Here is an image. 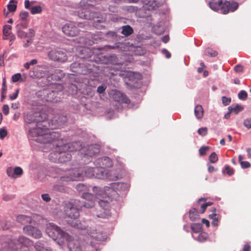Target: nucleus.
Listing matches in <instances>:
<instances>
[{"label":"nucleus","mask_w":251,"mask_h":251,"mask_svg":"<svg viewBox=\"0 0 251 251\" xmlns=\"http://www.w3.org/2000/svg\"><path fill=\"white\" fill-rule=\"evenodd\" d=\"M48 117V115L43 110L33 113H27L25 116V121L26 123L37 124L36 127L30 129L29 132L32 136L37 137V142L44 144L52 141L59 137L58 132H46L47 122L46 120Z\"/></svg>","instance_id":"nucleus-1"},{"label":"nucleus","mask_w":251,"mask_h":251,"mask_svg":"<svg viewBox=\"0 0 251 251\" xmlns=\"http://www.w3.org/2000/svg\"><path fill=\"white\" fill-rule=\"evenodd\" d=\"M105 191L106 193L104 194V196H107V197L102 198L103 199H101L99 198L100 195L97 194V196L88 193H83L82 195V198L84 201H82L83 205L86 208H92L95 205V203L97 200H99V204L100 209L97 213L96 216L99 218H106L111 215L110 212V202L112 201L113 197L116 195V192L112 188L109 187L105 188Z\"/></svg>","instance_id":"nucleus-2"},{"label":"nucleus","mask_w":251,"mask_h":251,"mask_svg":"<svg viewBox=\"0 0 251 251\" xmlns=\"http://www.w3.org/2000/svg\"><path fill=\"white\" fill-rule=\"evenodd\" d=\"M100 0H81L79 2V6L82 8V11L78 12V16L82 19L87 20H94V26L98 29L104 28L106 24V18L105 15L102 16L101 19H99L100 13L99 12H92L88 9L93 7L100 2Z\"/></svg>","instance_id":"nucleus-3"},{"label":"nucleus","mask_w":251,"mask_h":251,"mask_svg":"<svg viewBox=\"0 0 251 251\" xmlns=\"http://www.w3.org/2000/svg\"><path fill=\"white\" fill-rule=\"evenodd\" d=\"M99 170L98 167H85L83 168L73 169L68 170L66 175L61 176L59 181L63 182L81 180L84 175L89 177H95V173Z\"/></svg>","instance_id":"nucleus-4"},{"label":"nucleus","mask_w":251,"mask_h":251,"mask_svg":"<svg viewBox=\"0 0 251 251\" xmlns=\"http://www.w3.org/2000/svg\"><path fill=\"white\" fill-rule=\"evenodd\" d=\"M79 203L78 201L75 200L74 202L68 203L65 209V214L68 218H70V220H67L68 224L76 228L84 229L86 228L85 225L78 223L77 220L79 216V209L82 206Z\"/></svg>","instance_id":"nucleus-5"},{"label":"nucleus","mask_w":251,"mask_h":251,"mask_svg":"<svg viewBox=\"0 0 251 251\" xmlns=\"http://www.w3.org/2000/svg\"><path fill=\"white\" fill-rule=\"evenodd\" d=\"M59 137L52 141L48 142L47 143H53V145L56 147V150L53 153H51L49 155V159L53 162L57 161L61 163H64L70 160L72 157L71 153L67 151L65 148H62V139L59 140Z\"/></svg>","instance_id":"nucleus-6"},{"label":"nucleus","mask_w":251,"mask_h":251,"mask_svg":"<svg viewBox=\"0 0 251 251\" xmlns=\"http://www.w3.org/2000/svg\"><path fill=\"white\" fill-rule=\"evenodd\" d=\"M46 232L53 240H58V243L60 245H62L66 240H69L71 239V236L52 223L47 225Z\"/></svg>","instance_id":"nucleus-7"},{"label":"nucleus","mask_w":251,"mask_h":251,"mask_svg":"<svg viewBox=\"0 0 251 251\" xmlns=\"http://www.w3.org/2000/svg\"><path fill=\"white\" fill-rule=\"evenodd\" d=\"M67 118L66 116L57 114L55 115L53 119L49 122H47V128L46 132H49V129H54L60 128L67 122Z\"/></svg>","instance_id":"nucleus-8"},{"label":"nucleus","mask_w":251,"mask_h":251,"mask_svg":"<svg viewBox=\"0 0 251 251\" xmlns=\"http://www.w3.org/2000/svg\"><path fill=\"white\" fill-rule=\"evenodd\" d=\"M63 32L69 37H75L78 35L80 30L77 25L74 22H69L65 24L62 27Z\"/></svg>","instance_id":"nucleus-9"},{"label":"nucleus","mask_w":251,"mask_h":251,"mask_svg":"<svg viewBox=\"0 0 251 251\" xmlns=\"http://www.w3.org/2000/svg\"><path fill=\"white\" fill-rule=\"evenodd\" d=\"M48 57L51 60L61 63L68 60L66 51L61 50H51L48 53Z\"/></svg>","instance_id":"nucleus-10"},{"label":"nucleus","mask_w":251,"mask_h":251,"mask_svg":"<svg viewBox=\"0 0 251 251\" xmlns=\"http://www.w3.org/2000/svg\"><path fill=\"white\" fill-rule=\"evenodd\" d=\"M45 67L42 65H37L34 67L29 72V76L33 78H40L43 77L46 75V72L43 70Z\"/></svg>","instance_id":"nucleus-11"},{"label":"nucleus","mask_w":251,"mask_h":251,"mask_svg":"<svg viewBox=\"0 0 251 251\" xmlns=\"http://www.w3.org/2000/svg\"><path fill=\"white\" fill-rule=\"evenodd\" d=\"M238 3L236 2H230L229 1H226L222 4L221 7V12L223 14H227L229 12H233L236 10L238 7Z\"/></svg>","instance_id":"nucleus-12"},{"label":"nucleus","mask_w":251,"mask_h":251,"mask_svg":"<svg viewBox=\"0 0 251 251\" xmlns=\"http://www.w3.org/2000/svg\"><path fill=\"white\" fill-rule=\"evenodd\" d=\"M23 229L26 234L31 236L34 238H40L42 236V234L40 230L31 226H26L24 227Z\"/></svg>","instance_id":"nucleus-13"},{"label":"nucleus","mask_w":251,"mask_h":251,"mask_svg":"<svg viewBox=\"0 0 251 251\" xmlns=\"http://www.w3.org/2000/svg\"><path fill=\"white\" fill-rule=\"evenodd\" d=\"M61 147L65 148L70 153L72 151H80L82 149L81 144L80 142H75L68 144L63 143L62 144Z\"/></svg>","instance_id":"nucleus-14"},{"label":"nucleus","mask_w":251,"mask_h":251,"mask_svg":"<svg viewBox=\"0 0 251 251\" xmlns=\"http://www.w3.org/2000/svg\"><path fill=\"white\" fill-rule=\"evenodd\" d=\"M67 246L70 251H81L79 242L77 240H74L71 236L69 240H66Z\"/></svg>","instance_id":"nucleus-15"},{"label":"nucleus","mask_w":251,"mask_h":251,"mask_svg":"<svg viewBox=\"0 0 251 251\" xmlns=\"http://www.w3.org/2000/svg\"><path fill=\"white\" fill-rule=\"evenodd\" d=\"M18 242L22 247L25 248L24 251H29L28 247L32 245L33 243L32 240L23 236L19 237Z\"/></svg>","instance_id":"nucleus-16"},{"label":"nucleus","mask_w":251,"mask_h":251,"mask_svg":"<svg viewBox=\"0 0 251 251\" xmlns=\"http://www.w3.org/2000/svg\"><path fill=\"white\" fill-rule=\"evenodd\" d=\"M43 93L44 95H47L45 100L47 101L57 102L58 100L56 99L57 93L53 91H49L47 90H44Z\"/></svg>","instance_id":"nucleus-17"},{"label":"nucleus","mask_w":251,"mask_h":251,"mask_svg":"<svg viewBox=\"0 0 251 251\" xmlns=\"http://www.w3.org/2000/svg\"><path fill=\"white\" fill-rule=\"evenodd\" d=\"M78 43L80 44V46L82 48L81 51H86L88 49L85 48L84 46L87 45H92L93 43V41L90 40H88V39H86L83 37H81L79 39V41Z\"/></svg>","instance_id":"nucleus-18"},{"label":"nucleus","mask_w":251,"mask_h":251,"mask_svg":"<svg viewBox=\"0 0 251 251\" xmlns=\"http://www.w3.org/2000/svg\"><path fill=\"white\" fill-rule=\"evenodd\" d=\"M99 152V147L96 145H93L89 147L86 154L89 156H93L95 154L98 153Z\"/></svg>","instance_id":"nucleus-19"},{"label":"nucleus","mask_w":251,"mask_h":251,"mask_svg":"<svg viewBox=\"0 0 251 251\" xmlns=\"http://www.w3.org/2000/svg\"><path fill=\"white\" fill-rule=\"evenodd\" d=\"M122 31L121 33L126 37H128L133 33L134 30L133 28L129 25H126L122 26Z\"/></svg>","instance_id":"nucleus-20"},{"label":"nucleus","mask_w":251,"mask_h":251,"mask_svg":"<svg viewBox=\"0 0 251 251\" xmlns=\"http://www.w3.org/2000/svg\"><path fill=\"white\" fill-rule=\"evenodd\" d=\"M203 109L201 105H197L195 106L194 113L195 115L198 119H201L203 116Z\"/></svg>","instance_id":"nucleus-21"},{"label":"nucleus","mask_w":251,"mask_h":251,"mask_svg":"<svg viewBox=\"0 0 251 251\" xmlns=\"http://www.w3.org/2000/svg\"><path fill=\"white\" fill-rule=\"evenodd\" d=\"M72 71L77 74H82L81 65L77 62H74L70 66Z\"/></svg>","instance_id":"nucleus-22"},{"label":"nucleus","mask_w":251,"mask_h":251,"mask_svg":"<svg viewBox=\"0 0 251 251\" xmlns=\"http://www.w3.org/2000/svg\"><path fill=\"white\" fill-rule=\"evenodd\" d=\"M99 171L95 173V177L99 179H103L107 176V171L104 167H98Z\"/></svg>","instance_id":"nucleus-23"},{"label":"nucleus","mask_w":251,"mask_h":251,"mask_svg":"<svg viewBox=\"0 0 251 251\" xmlns=\"http://www.w3.org/2000/svg\"><path fill=\"white\" fill-rule=\"evenodd\" d=\"M17 221L22 224H26L31 223L32 219L30 217L24 215H20L17 216Z\"/></svg>","instance_id":"nucleus-24"},{"label":"nucleus","mask_w":251,"mask_h":251,"mask_svg":"<svg viewBox=\"0 0 251 251\" xmlns=\"http://www.w3.org/2000/svg\"><path fill=\"white\" fill-rule=\"evenodd\" d=\"M222 4V0H218V2L214 1V0L209 2L210 7L214 11L220 10Z\"/></svg>","instance_id":"nucleus-25"},{"label":"nucleus","mask_w":251,"mask_h":251,"mask_svg":"<svg viewBox=\"0 0 251 251\" xmlns=\"http://www.w3.org/2000/svg\"><path fill=\"white\" fill-rule=\"evenodd\" d=\"M199 217V212L196 208H192L189 211V218L192 221L197 220Z\"/></svg>","instance_id":"nucleus-26"},{"label":"nucleus","mask_w":251,"mask_h":251,"mask_svg":"<svg viewBox=\"0 0 251 251\" xmlns=\"http://www.w3.org/2000/svg\"><path fill=\"white\" fill-rule=\"evenodd\" d=\"M99 161H100L104 167H111L113 165L112 161L111 159L108 157H103L99 159Z\"/></svg>","instance_id":"nucleus-27"},{"label":"nucleus","mask_w":251,"mask_h":251,"mask_svg":"<svg viewBox=\"0 0 251 251\" xmlns=\"http://www.w3.org/2000/svg\"><path fill=\"white\" fill-rule=\"evenodd\" d=\"M244 109V107L239 104H236L235 106H229L228 110L230 111V112H233L235 114H237L240 112L242 111Z\"/></svg>","instance_id":"nucleus-28"},{"label":"nucleus","mask_w":251,"mask_h":251,"mask_svg":"<svg viewBox=\"0 0 251 251\" xmlns=\"http://www.w3.org/2000/svg\"><path fill=\"white\" fill-rule=\"evenodd\" d=\"M123 95L124 93L121 92L120 91L117 90L113 91L112 98L115 101L117 102H121V99L123 97Z\"/></svg>","instance_id":"nucleus-29"},{"label":"nucleus","mask_w":251,"mask_h":251,"mask_svg":"<svg viewBox=\"0 0 251 251\" xmlns=\"http://www.w3.org/2000/svg\"><path fill=\"white\" fill-rule=\"evenodd\" d=\"M9 11L11 12H15L17 9V1L15 0H11L7 6Z\"/></svg>","instance_id":"nucleus-30"},{"label":"nucleus","mask_w":251,"mask_h":251,"mask_svg":"<svg viewBox=\"0 0 251 251\" xmlns=\"http://www.w3.org/2000/svg\"><path fill=\"white\" fill-rule=\"evenodd\" d=\"M34 248L36 251H51L50 249L45 248L40 241L36 243Z\"/></svg>","instance_id":"nucleus-31"},{"label":"nucleus","mask_w":251,"mask_h":251,"mask_svg":"<svg viewBox=\"0 0 251 251\" xmlns=\"http://www.w3.org/2000/svg\"><path fill=\"white\" fill-rule=\"evenodd\" d=\"M244 156L242 155H239V162L240 163L242 168L246 169L250 167L251 164L248 161H244L243 159Z\"/></svg>","instance_id":"nucleus-32"},{"label":"nucleus","mask_w":251,"mask_h":251,"mask_svg":"<svg viewBox=\"0 0 251 251\" xmlns=\"http://www.w3.org/2000/svg\"><path fill=\"white\" fill-rule=\"evenodd\" d=\"M30 10L31 13L34 15L40 13L42 11V8L40 5L33 6L31 7Z\"/></svg>","instance_id":"nucleus-33"},{"label":"nucleus","mask_w":251,"mask_h":251,"mask_svg":"<svg viewBox=\"0 0 251 251\" xmlns=\"http://www.w3.org/2000/svg\"><path fill=\"white\" fill-rule=\"evenodd\" d=\"M201 226H202L201 224L194 223L191 226V228L194 232L198 233L201 231Z\"/></svg>","instance_id":"nucleus-34"},{"label":"nucleus","mask_w":251,"mask_h":251,"mask_svg":"<svg viewBox=\"0 0 251 251\" xmlns=\"http://www.w3.org/2000/svg\"><path fill=\"white\" fill-rule=\"evenodd\" d=\"M11 26L9 25H5L3 28V34L5 36L10 35L11 33Z\"/></svg>","instance_id":"nucleus-35"},{"label":"nucleus","mask_w":251,"mask_h":251,"mask_svg":"<svg viewBox=\"0 0 251 251\" xmlns=\"http://www.w3.org/2000/svg\"><path fill=\"white\" fill-rule=\"evenodd\" d=\"M208 235L205 232L201 233L197 237V240L200 242H204L207 240Z\"/></svg>","instance_id":"nucleus-36"},{"label":"nucleus","mask_w":251,"mask_h":251,"mask_svg":"<svg viewBox=\"0 0 251 251\" xmlns=\"http://www.w3.org/2000/svg\"><path fill=\"white\" fill-rule=\"evenodd\" d=\"M19 26H20L19 25H17V27L18 28L17 34H18V37H19L21 38H24L28 37L27 33H26L25 31L21 30L19 28Z\"/></svg>","instance_id":"nucleus-37"},{"label":"nucleus","mask_w":251,"mask_h":251,"mask_svg":"<svg viewBox=\"0 0 251 251\" xmlns=\"http://www.w3.org/2000/svg\"><path fill=\"white\" fill-rule=\"evenodd\" d=\"M209 160L211 163H216L218 160L217 154L214 152H212L209 157Z\"/></svg>","instance_id":"nucleus-38"},{"label":"nucleus","mask_w":251,"mask_h":251,"mask_svg":"<svg viewBox=\"0 0 251 251\" xmlns=\"http://www.w3.org/2000/svg\"><path fill=\"white\" fill-rule=\"evenodd\" d=\"M76 189L78 192H84L87 190V187L83 184H78L75 187Z\"/></svg>","instance_id":"nucleus-39"},{"label":"nucleus","mask_w":251,"mask_h":251,"mask_svg":"<svg viewBox=\"0 0 251 251\" xmlns=\"http://www.w3.org/2000/svg\"><path fill=\"white\" fill-rule=\"evenodd\" d=\"M34 1H30L29 0H25L24 1L25 7L26 9L30 10L34 3Z\"/></svg>","instance_id":"nucleus-40"},{"label":"nucleus","mask_w":251,"mask_h":251,"mask_svg":"<svg viewBox=\"0 0 251 251\" xmlns=\"http://www.w3.org/2000/svg\"><path fill=\"white\" fill-rule=\"evenodd\" d=\"M205 54L206 55L210 56L211 57H215L217 55L218 52L215 50L208 49L205 51Z\"/></svg>","instance_id":"nucleus-41"},{"label":"nucleus","mask_w":251,"mask_h":251,"mask_svg":"<svg viewBox=\"0 0 251 251\" xmlns=\"http://www.w3.org/2000/svg\"><path fill=\"white\" fill-rule=\"evenodd\" d=\"M247 93L244 90L241 91L238 94V98L242 100H246L247 98Z\"/></svg>","instance_id":"nucleus-42"},{"label":"nucleus","mask_w":251,"mask_h":251,"mask_svg":"<svg viewBox=\"0 0 251 251\" xmlns=\"http://www.w3.org/2000/svg\"><path fill=\"white\" fill-rule=\"evenodd\" d=\"M23 171L22 169L20 167H16L14 169V176L15 175L18 176H20L23 174Z\"/></svg>","instance_id":"nucleus-43"},{"label":"nucleus","mask_w":251,"mask_h":251,"mask_svg":"<svg viewBox=\"0 0 251 251\" xmlns=\"http://www.w3.org/2000/svg\"><path fill=\"white\" fill-rule=\"evenodd\" d=\"M224 173H226L229 176H231L234 173V170L233 169L230 168L229 166H226L225 169L223 171Z\"/></svg>","instance_id":"nucleus-44"},{"label":"nucleus","mask_w":251,"mask_h":251,"mask_svg":"<svg viewBox=\"0 0 251 251\" xmlns=\"http://www.w3.org/2000/svg\"><path fill=\"white\" fill-rule=\"evenodd\" d=\"M208 146L202 147L199 149V152L201 155L203 156L206 154L207 151L209 150Z\"/></svg>","instance_id":"nucleus-45"},{"label":"nucleus","mask_w":251,"mask_h":251,"mask_svg":"<svg viewBox=\"0 0 251 251\" xmlns=\"http://www.w3.org/2000/svg\"><path fill=\"white\" fill-rule=\"evenodd\" d=\"M198 132L200 135L204 136L207 133V128L206 127H201L198 129Z\"/></svg>","instance_id":"nucleus-46"},{"label":"nucleus","mask_w":251,"mask_h":251,"mask_svg":"<svg viewBox=\"0 0 251 251\" xmlns=\"http://www.w3.org/2000/svg\"><path fill=\"white\" fill-rule=\"evenodd\" d=\"M244 126L248 129L251 128V118H247L244 121Z\"/></svg>","instance_id":"nucleus-47"},{"label":"nucleus","mask_w":251,"mask_h":251,"mask_svg":"<svg viewBox=\"0 0 251 251\" xmlns=\"http://www.w3.org/2000/svg\"><path fill=\"white\" fill-rule=\"evenodd\" d=\"M28 16V13L25 11H22L20 14V18L23 21L25 20Z\"/></svg>","instance_id":"nucleus-48"},{"label":"nucleus","mask_w":251,"mask_h":251,"mask_svg":"<svg viewBox=\"0 0 251 251\" xmlns=\"http://www.w3.org/2000/svg\"><path fill=\"white\" fill-rule=\"evenodd\" d=\"M222 102L224 105H228L231 102V99L229 98H227L225 96H223L222 98Z\"/></svg>","instance_id":"nucleus-49"},{"label":"nucleus","mask_w":251,"mask_h":251,"mask_svg":"<svg viewBox=\"0 0 251 251\" xmlns=\"http://www.w3.org/2000/svg\"><path fill=\"white\" fill-rule=\"evenodd\" d=\"M21 77V75L20 73L12 75V81L14 82H16L20 80Z\"/></svg>","instance_id":"nucleus-50"},{"label":"nucleus","mask_w":251,"mask_h":251,"mask_svg":"<svg viewBox=\"0 0 251 251\" xmlns=\"http://www.w3.org/2000/svg\"><path fill=\"white\" fill-rule=\"evenodd\" d=\"M6 173L9 176L13 178L15 177L14 175V170L12 167L8 168L6 170Z\"/></svg>","instance_id":"nucleus-51"},{"label":"nucleus","mask_w":251,"mask_h":251,"mask_svg":"<svg viewBox=\"0 0 251 251\" xmlns=\"http://www.w3.org/2000/svg\"><path fill=\"white\" fill-rule=\"evenodd\" d=\"M7 135V131L4 128L0 129V138L2 139Z\"/></svg>","instance_id":"nucleus-52"},{"label":"nucleus","mask_w":251,"mask_h":251,"mask_svg":"<svg viewBox=\"0 0 251 251\" xmlns=\"http://www.w3.org/2000/svg\"><path fill=\"white\" fill-rule=\"evenodd\" d=\"M234 71L236 73H241L243 72L244 71V67L243 66L238 64L236 65L234 67Z\"/></svg>","instance_id":"nucleus-53"},{"label":"nucleus","mask_w":251,"mask_h":251,"mask_svg":"<svg viewBox=\"0 0 251 251\" xmlns=\"http://www.w3.org/2000/svg\"><path fill=\"white\" fill-rule=\"evenodd\" d=\"M121 102L128 104L130 103V100L125 94H124L123 97L121 99Z\"/></svg>","instance_id":"nucleus-54"},{"label":"nucleus","mask_w":251,"mask_h":251,"mask_svg":"<svg viewBox=\"0 0 251 251\" xmlns=\"http://www.w3.org/2000/svg\"><path fill=\"white\" fill-rule=\"evenodd\" d=\"M53 189L55 190L62 192L64 191L65 188L63 185L56 184L54 186Z\"/></svg>","instance_id":"nucleus-55"},{"label":"nucleus","mask_w":251,"mask_h":251,"mask_svg":"<svg viewBox=\"0 0 251 251\" xmlns=\"http://www.w3.org/2000/svg\"><path fill=\"white\" fill-rule=\"evenodd\" d=\"M19 92V89H17L15 93H14L12 95H9V99L11 100H15L17 98V97L18 96Z\"/></svg>","instance_id":"nucleus-56"},{"label":"nucleus","mask_w":251,"mask_h":251,"mask_svg":"<svg viewBox=\"0 0 251 251\" xmlns=\"http://www.w3.org/2000/svg\"><path fill=\"white\" fill-rule=\"evenodd\" d=\"M211 211H212V213L209 215V218L211 219H213L215 217H216V216H217V215L216 214V209L215 208H212Z\"/></svg>","instance_id":"nucleus-57"},{"label":"nucleus","mask_w":251,"mask_h":251,"mask_svg":"<svg viewBox=\"0 0 251 251\" xmlns=\"http://www.w3.org/2000/svg\"><path fill=\"white\" fill-rule=\"evenodd\" d=\"M2 111L4 115H7L9 113V106L7 104H4L2 107Z\"/></svg>","instance_id":"nucleus-58"},{"label":"nucleus","mask_w":251,"mask_h":251,"mask_svg":"<svg viewBox=\"0 0 251 251\" xmlns=\"http://www.w3.org/2000/svg\"><path fill=\"white\" fill-rule=\"evenodd\" d=\"M42 198L43 199V200L44 201H45L46 202H48V201H50V198L49 195L48 194H42Z\"/></svg>","instance_id":"nucleus-59"},{"label":"nucleus","mask_w":251,"mask_h":251,"mask_svg":"<svg viewBox=\"0 0 251 251\" xmlns=\"http://www.w3.org/2000/svg\"><path fill=\"white\" fill-rule=\"evenodd\" d=\"M7 53L6 51H5L2 55H0V66H4V57L5 56V54Z\"/></svg>","instance_id":"nucleus-60"},{"label":"nucleus","mask_w":251,"mask_h":251,"mask_svg":"<svg viewBox=\"0 0 251 251\" xmlns=\"http://www.w3.org/2000/svg\"><path fill=\"white\" fill-rule=\"evenodd\" d=\"M106 87L102 85L98 87L97 92L99 93H102L105 90Z\"/></svg>","instance_id":"nucleus-61"},{"label":"nucleus","mask_w":251,"mask_h":251,"mask_svg":"<svg viewBox=\"0 0 251 251\" xmlns=\"http://www.w3.org/2000/svg\"><path fill=\"white\" fill-rule=\"evenodd\" d=\"M162 52L167 58H169L171 56V53L166 49L162 50Z\"/></svg>","instance_id":"nucleus-62"},{"label":"nucleus","mask_w":251,"mask_h":251,"mask_svg":"<svg viewBox=\"0 0 251 251\" xmlns=\"http://www.w3.org/2000/svg\"><path fill=\"white\" fill-rule=\"evenodd\" d=\"M200 66L201 67L198 68V72L199 73H202V72L203 71V69L204 68H205V66L203 62H201L200 63Z\"/></svg>","instance_id":"nucleus-63"},{"label":"nucleus","mask_w":251,"mask_h":251,"mask_svg":"<svg viewBox=\"0 0 251 251\" xmlns=\"http://www.w3.org/2000/svg\"><path fill=\"white\" fill-rule=\"evenodd\" d=\"M251 247L249 244H246L244 245L243 251H250Z\"/></svg>","instance_id":"nucleus-64"}]
</instances>
